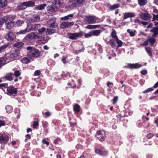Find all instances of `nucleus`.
Returning <instances> with one entry per match:
<instances>
[{"mask_svg": "<svg viewBox=\"0 0 158 158\" xmlns=\"http://www.w3.org/2000/svg\"><path fill=\"white\" fill-rule=\"evenodd\" d=\"M40 20V16L38 15H33L29 18V20L33 23L38 22Z\"/></svg>", "mask_w": 158, "mask_h": 158, "instance_id": "2eb2a0df", "label": "nucleus"}, {"mask_svg": "<svg viewBox=\"0 0 158 158\" xmlns=\"http://www.w3.org/2000/svg\"><path fill=\"white\" fill-rule=\"evenodd\" d=\"M27 37L29 39H36L39 38V36L36 33L31 32L27 35Z\"/></svg>", "mask_w": 158, "mask_h": 158, "instance_id": "dca6fc26", "label": "nucleus"}, {"mask_svg": "<svg viewBox=\"0 0 158 158\" xmlns=\"http://www.w3.org/2000/svg\"><path fill=\"white\" fill-rule=\"evenodd\" d=\"M93 36H98L101 33V31L100 30H95L91 31Z\"/></svg>", "mask_w": 158, "mask_h": 158, "instance_id": "2f4dec72", "label": "nucleus"}, {"mask_svg": "<svg viewBox=\"0 0 158 158\" xmlns=\"http://www.w3.org/2000/svg\"><path fill=\"white\" fill-rule=\"evenodd\" d=\"M31 31V30H29V26L28 25V24H27V26L26 28L24 30H21L19 32H17V34H25V33L28 32L29 31Z\"/></svg>", "mask_w": 158, "mask_h": 158, "instance_id": "bb28decb", "label": "nucleus"}, {"mask_svg": "<svg viewBox=\"0 0 158 158\" xmlns=\"http://www.w3.org/2000/svg\"><path fill=\"white\" fill-rule=\"evenodd\" d=\"M117 43L118 44V45L117 46V47H121L122 46L123 43L118 38L117 39L115 40Z\"/></svg>", "mask_w": 158, "mask_h": 158, "instance_id": "a18cd8bd", "label": "nucleus"}, {"mask_svg": "<svg viewBox=\"0 0 158 158\" xmlns=\"http://www.w3.org/2000/svg\"><path fill=\"white\" fill-rule=\"evenodd\" d=\"M67 56H63L62 57V62L64 63H66L67 62L66 58Z\"/></svg>", "mask_w": 158, "mask_h": 158, "instance_id": "5fc2aeb1", "label": "nucleus"}, {"mask_svg": "<svg viewBox=\"0 0 158 158\" xmlns=\"http://www.w3.org/2000/svg\"><path fill=\"white\" fill-rule=\"evenodd\" d=\"M108 43L113 48L115 49L117 48L116 44L114 40L110 39Z\"/></svg>", "mask_w": 158, "mask_h": 158, "instance_id": "4be33fe9", "label": "nucleus"}, {"mask_svg": "<svg viewBox=\"0 0 158 158\" xmlns=\"http://www.w3.org/2000/svg\"><path fill=\"white\" fill-rule=\"evenodd\" d=\"M10 16H12L13 18L12 19H8L7 22L6 23V28L8 29H10L13 28L14 26H15V23H14L13 21L15 19V16L14 15H10Z\"/></svg>", "mask_w": 158, "mask_h": 158, "instance_id": "6e6552de", "label": "nucleus"}, {"mask_svg": "<svg viewBox=\"0 0 158 158\" xmlns=\"http://www.w3.org/2000/svg\"><path fill=\"white\" fill-rule=\"evenodd\" d=\"M21 74V73L20 71L18 70H16L14 72V75L16 77H19Z\"/></svg>", "mask_w": 158, "mask_h": 158, "instance_id": "09e8293b", "label": "nucleus"}, {"mask_svg": "<svg viewBox=\"0 0 158 158\" xmlns=\"http://www.w3.org/2000/svg\"><path fill=\"white\" fill-rule=\"evenodd\" d=\"M127 31L129 33L130 36L132 37L134 36L136 32V31L135 30H134L133 31H131L130 29H128Z\"/></svg>", "mask_w": 158, "mask_h": 158, "instance_id": "c03bdc74", "label": "nucleus"}, {"mask_svg": "<svg viewBox=\"0 0 158 158\" xmlns=\"http://www.w3.org/2000/svg\"><path fill=\"white\" fill-rule=\"evenodd\" d=\"M27 49L30 51L27 53V56L31 58H38L42 55L41 51L37 48H34L31 46L27 48Z\"/></svg>", "mask_w": 158, "mask_h": 158, "instance_id": "f257e3e1", "label": "nucleus"}, {"mask_svg": "<svg viewBox=\"0 0 158 158\" xmlns=\"http://www.w3.org/2000/svg\"><path fill=\"white\" fill-rule=\"evenodd\" d=\"M118 100V97L117 96H115L114 97L113 100V104H115L117 102Z\"/></svg>", "mask_w": 158, "mask_h": 158, "instance_id": "13d9d810", "label": "nucleus"}, {"mask_svg": "<svg viewBox=\"0 0 158 158\" xmlns=\"http://www.w3.org/2000/svg\"><path fill=\"white\" fill-rule=\"evenodd\" d=\"M96 137L101 141H103L106 137L104 133H102L100 130L98 131L96 134Z\"/></svg>", "mask_w": 158, "mask_h": 158, "instance_id": "f8f14e48", "label": "nucleus"}, {"mask_svg": "<svg viewBox=\"0 0 158 158\" xmlns=\"http://www.w3.org/2000/svg\"><path fill=\"white\" fill-rule=\"evenodd\" d=\"M48 13H51L54 11V8L53 6L49 7L48 9Z\"/></svg>", "mask_w": 158, "mask_h": 158, "instance_id": "603ef678", "label": "nucleus"}, {"mask_svg": "<svg viewBox=\"0 0 158 158\" xmlns=\"http://www.w3.org/2000/svg\"><path fill=\"white\" fill-rule=\"evenodd\" d=\"M101 26L100 25H89L86 27V28L89 29H95L99 28Z\"/></svg>", "mask_w": 158, "mask_h": 158, "instance_id": "72a5a7b5", "label": "nucleus"}, {"mask_svg": "<svg viewBox=\"0 0 158 158\" xmlns=\"http://www.w3.org/2000/svg\"><path fill=\"white\" fill-rule=\"evenodd\" d=\"M128 67L130 68L138 69L142 66V65L137 63L135 64H128Z\"/></svg>", "mask_w": 158, "mask_h": 158, "instance_id": "6ab92c4d", "label": "nucleus"}, {"mask_svg": "<svg viewBox=\"0 0 158 158\" xmlns=\"http://www.w3.org/2000/svg\"><path fill=\"white\" fill-rule=\"evenodd\" d=\"M5 109L6 110L7 113H10L12 112L13 110V109L11 106L7 105L5 107Z\"/></svg>", "mask_w": 158, "mask_h": 158, "instance_id": "c9c22d12", "label": "nucleus"}, {"mask_svg": "<svg viewBox=\"0 0 158 158\" xmlns=\"http://www.w3.org/2000/svg\"><path fill=\"white\" fill-rule=\"evenodd\" d=\"M150 31L154 33L152 35L153 37H156L158 35V27H152Z\"/></svg>", "mask_w": 158, "mask_h": 158, "instance_id": "f3484780", "label": "nucleus"}, {"mask_svg": "<svg viewBox=\"0 0 158 158\" xmlns=\"http://www.w3.org/2000/svg\"><path fill=\"white\" fill-rule=\"evenodd\" d=\"M13 17L10 15H7L3 18H0V25H2L4 23H6L8 19H12Z\"/></svg>", "mask_w": 158, "mask_h": 158, "instance_id": "4468645a", "label": "nucleus"}, {"mask_svg": "<svg viewBox=\"0 0 158 158\" xmlns=\"http://www.w3.org/2000/svg\"><path fill=\"white\" fill-rule=\"evenodd\" d=\"M147 52L148 53L150 56H152V49L149 47H146L145 48Z\"/></svg>", "mask_w": 158, "mask_h": 158, "instance_id": "37998d69", "label": "nucleus"}, {"mask_svg": "<svg viewBox=\"0 0 158 158\" xmlns=\"http://www.w3.org/2000/svg\"><path fill=\"white\" fill-rule=\"evenodd\" d=\"M135 14L132 12H127L124 14L123 19H125L128 18L133 17L135 16Z\"/></svg>", "mask_w": 158, "mask_h": 158, "instance_id": "aec40b11", "label": "nucleus"}, {"mask_svg": "<svg viewBox=\"0 0 158 158\" xmlns=\"http://www.w3.org/2000/svg\"><path fill=\"white\" fill-rule=\"evenodd\" d=\"M56 19L54 18H50L47 21V23L49 25V28H55L58 26L57 23H56Z\"/></svg>", "mask_w": 158, "mask_h": 158, "instance_id": "39448f33", "label": "nucleus"}, {"mask_svg": "<svg viewBox=\"0 0 158 158\" xmlns=\"http://www.w3.org/2000/svg\"><path fill=\"white\" fill-rule=\"evenodd\" d=\"M54 28H49L47 29L46 31V34L48 35H51L54 33L55 32V30Z\"/></svg>", "mask_w": 158, "mask_h": 158, "instance_id": "e433bc0d", "label": "nucleus"}, {"mask_svg": "<svg viewBox=\"0 0 158 158\" xmlns=\"http://www.w3.org/2000/svg\"><path fill=\"white\" fill-rule=\"evenodd\" d=\"M39 125V122L37 121H35L34 122L33 127L34 128H35Z\"/></svg>", "mask_w": 158, "mask_h": 158, "instance_id": "6e6d98bb", "label": "nucleus"}, {"mask_svg": "<svg viewBox=\"0 0 158 158\" xmlns=\"http://www.w3.org/2000/svg\"><path fill=\"white\" fill-rule=\"evenodd\" d=\"M108 152L107 151H102L101 155L106 156L107 155Z\"/></svg>", "mask_w": 158, "mask_h": 158, "instance_id": "338daca9", "label": "nucleus"}, {"mask_svg": "<svg viewBox=\"0 0 158 158\" xmlns=\"http://www.w3.org/2000/svg\"><path fill=\"white\" fill-rule=\"evenodd\" d=\"M73 16V15L72 14L69 15L65 16L62 17L61 18V20H67L71 19Z\"/></svg>", "mask_w": 158, "mask_h": 158, "instance_id": "473e14b6", "label": "nucleus"}, {"mask_svg": "<svg viewBox=\"0 0 158 158\" xmlns=\"http://www.w3.org/2000/svg\"><path fill=\"white\" fill-rule=\"evenodd\" d=\"M85 19V23L88 24L94 23L102 21H99L100 20L99 19L93 16H86Z\"/></svg>", "mask_w": 158, "mask_h": 158, "instance_id": "7ed1b4c3", "label": "nucleus"}, {"mask_svg": "<svg viewBox=\"0 0 158 158\" xmlns=\"http://www.w3.org/2000/svg\"><path fill=\"white\" fill-rule=\"evenodd\" d=\"M39 34L41 35L43 33L46 31V29L44 27H42L41 29H39L38 30Z\"/></svg>", "mask_w": 158, "mask_h": 158, "instance_id": "de8ad7c7", "label": "nucleus"}, {"mask_svg": "<svg viewBox=\"0 0 158 158\" xmlns=\"http://www.w3.org/2000/svg\"><path fill=\"white\" fill-rule=\"evenodd\" d=\"M153 90V88H150L146 90L143 92V93H146L152 91Z\"/></svg>", "mask_w": 158, "mask_h": 158, "instance_id": "8fccbe9b", "label": "nucleus"}, {"mask_svg": "<svg viewBox=\"0 0 158 158\" xmlns=\"http://www.w3.org/2000/svg\"><path fill=\"white\" fill-rule=\"evenodd\" d=\"M67 35L70 39L74 40L81 37L83 35V33L81 32L74 33H68Z\"/></svg>", "mask_w": 158, "mask_h": 158, "instance_id": "0eeeda50", "label": "nucleus"}, {"mask_svg": "<svg viewBox=\"0 0 158 158\" xmlns=\"http://www.w3.org/2000/svg\"><path fill=\"white\" fill-rule=\"evenodd\" d=\"M9 135L7 133H5L1 134L0 135V143H6L9 141Z\"/></svg>", "mask_w": 158, "mask_h": 158, "instance_id": "1a4fd4ad", "label": "nucleus"}, {"mask_svg": "<svg viewBox=\"0 0 158 158\" xmlns=\"http://www.w3.org/2000/svg\"><path fill=\"white\" fill-rule=\"evenodd\" d=\"M13 45L14 47L21 49L23 46L24 44L22 42H18L15 43Z\"/></svg>", "mask_w": 158, "mask_h": 158, "instance_id": "b1692460", "label": "nucleus"}, {"mask_svg": "<svg viewBox=\"0 0 158 158\" xmlns=\"http://www.w3.org/2000/svg\"><path fill=\"white\" fill-rule=\"evenodd\" d=\"M47 5L45 4H43L37 6L35 7V9L38 10H41L44 9Z\"/></svg>", "mask_w": 158, "mask_h": 158, "instance_id": "c85d7f7f", "label": "nucleus"}, {"mask_svg": "<svg viewBox=\"0 0 158 158\" xmlns=\"http://www.w3.org/2000/svg\"><path fill=\"white\" fill-rule=\"evenodd\" d=\"M14 75V74L12 73H8L5 76V79L7 80L11 81L13 79L12 76Z\"/></svg>", "mask_w": 158, "mask_h": 158, "instance_id": "5701e85b", "label": "nucleus"}, {"mask_svg": "<svg viewBox=\"0 0 158 158\" xmlns=\"http://www.w3.org/2000/svg\"><path fill=\"white\" fill-rule=\"evenodd\" d=\"M5 56L6 59L8 60V62L13 60L15 58L12 53H8Z\"/></svg>", "mask_w": 158, "mask_h": 158, "instance_id": "412c9836", "label": "nucleus"}, {"mask_svg": "<svg viewBox=\"0 0 158 158\" xmlns=\"http://www.w3.org/2000/svg\"><path fill=\"white\" fill-rule=\"evenodd\" d=\"M148 41L147 39L146 40L144 41L142 44H141V45L147 46L148 45Z\"/></svg>", "mask_w": 158, "mask_h": 158, "instance_id": "680f3d73", "label": "nucleus"}, {"mask_svg": "<svg viewBox=\"0 0 158 158\" xmlns=\"http://www.w3.org/2000/svg\"><path fill=\"white\" fill-rule=\"evenodd\" d=\"M15 37V35L12 32H9L7 34H5L4 38L7 41L11 42L13 41Z\"/></svg>", "mask_w": 158, "mask_h": 158, "instance_id": "9b49d317", "label": "nucleus"}, {"mask_svg": "<svg viewBox=\"0 0 158 158\" xmlns=\"http://www.w3.org/2000/svg\"><path fill=\"white\" fill-rule=\"evenodd\" d=\"M155 37H153L152 35V37H151L147 39L148 42L150 43L151 46H153L154 43L156 42V39L155 38Z\"/></svg>", "mask_w": 158, "mask_h": 158, "instance_id": "a878e982", "label": "nucleus"}, {"mask_svg": "<svg viewBox=\"0 0 158 158\" xmlns=\"http://www.w3.org/2000/svg\"><path fill=\"white\" fill-rule=\"evenodd\" d=\"M81 46H83L81 49L79 50H75L73 52L77 54L80 52H84L85 50V48L82 45H81Z\"/></svg>", "mask_w": 158, "mask_h": 158, "instance_id": "49530a36", "label": "nucleus"}, {"mask_svg": "<svg viewBox=\"0 0 158 158\" xmlns=\"http://www.w3.org/2000/svg\"><path fill=\"white\" fill-rule=\"evenodd\" d=\"M60 141V139L57 138L54 141V143L55 144H57Z\"/></svg>", "mask_w": 158, "mask_h": 158, "instance_id": "bf43d9fd", "label": "nucleus"}, {"mask_svg": "<svg viewBox=\"0 0 158 158\" xmlns=\"http://www.w3.org/2000/svg\"><path fill=\"white\" fill-rule=\"evenodd\" d=\"M6 93L9 95H15L17 93V90L16 88L13 85H10L9 87H6Z\"/></svg>", "mask_w": 158, "mask_h": 158, "instance_id": "20e7f679", "label": "nucleus"}, {"mask_svg": "<svg viewBox=\"0 0 158 158\" xmlns=\"http://www.w3.org/2000/svg\"><path fill=\"white\" fill-rule=\"evenodd\" d=\"M24 23L23 20H19L15 23V26H21Z\"/></svg>", "mask_w": 158, "mask_h": 158, "instance_id": "f704fd0d", "label": "nucleus"}, {"mask_svg": "<svg viewBox=\"0 0 158 158\" xmlns=\"http://www.w3.org/2000/svg\"><path fill=\"white\" fill-rule=\"evenodd\" d=\"M74 24L73 22H69L68 21L62 22L60 24V28L61 29L68 28Z\"/></svg>", "mask_w": 158, "mask_h": 158, "instance_id": "9d476101", "label": "nucleus"}, {"mask_svg": "<svg viewBox=\"0 0 158 158\" xmlns=\"http://www.w3.org/2000/svg\"><path fill=\"white\" fill-rule=\"evenodd\" d=\"M7 4V2L6 0H0V7L4 8L6 7Z\"/></svg>", "mask_w": 158, "mask_h": 158, "instance_id": "393cba45", "label": "nucleus"}, {"mask_svg": "<svg viewBox=\"0 0 158 158\" xmlns=\"http://www.w3.org/2000/svg\"><path fill=\"white\" fill-rule=\"evenodd\" d=\"M35 3L32 1L24 2L18 5L17 8L18 10H21L26 9L27 7H33L35 5Z\"/></svg>", "mask_w": 158, "mask_h": 158, "instance_id": "f03ea898", "label": "nucleus"}, {"mask_svg": "<svg viewBox=\"0 0 158 158\" xmlns=\"http://www.w3.org/2000/svg\"><path fill=\"white\" fill-rule=\"evenodd\" d=\"M80 106L77 104H75L73 107L74 111L77 113L80 111Z\"/></svg>", "mask_w": 158, "mask_h": 158, "instance_id": "7c9ffc66", "label": "nucleus"}, {"mask_svg": "<svg viewBox=\"0 0 158 158\" xmlns=\"http://www.w3.org/2000/svg\"><path fill=\"white\" fill-rule=\"evenodd\" d=\"M120 4L118 3L114 4L112 6H110L109 7V10H113L115 9L118 8L120 7Z\"/></svg>", "mask_w": 158, "mask_h": 158, "instance_id": "c756f323", "label": "nucleus"}, {"mask_svg": "<svg viewBox=\"0 0 158 158\" xmlns=\"http://www.w3.org/2000/svg\"><path fill=\"white\" fill-rule=\"evenodd\" d=\"M40 28V25L39 24H36L32 25L31 27L29 28V30H31V31H33L38 30Z\"/></svg>", "mask_w": 158, "mask_h": 158, "instance_id": "a211bd4d", "label": "nucleus"}, {"mask_svg": "<svg viewBox=\"0 0 158 158\" xmlns=\"http://www.w3.org/2000/svg\"><path fill=\"white\" fill-rule=\"evenodd\" d=\"M140 17L142 19L145 20H149L151 18L150 15L147 13H142L140 15Z\"/></svg>", "mask_w": 158, "mask_h": 158, "instance_id": "ddd939ff", "label": "nucleus"}, {"mask_svg": "<svg viewBox=\"0 0 158 158\" xmlns=\"http://www.w3.org/2000/svg\"><path fill=\"white\" fill-rule=\"evenodd\" d=\"M31 58L27 57H25L21 59V61L24 64H27L30 62V60Z\"/></svg>", "mask_w": 158, "mask_h": 158, "instance_id": "cd10ccee", "label": "nucleus"}, {"mask_svg": "<svg viewBox=\"0 0 158 158\" xmlns=\"http://www.w3.org/2000/svg\"><path fill=\"white\" fill-rule=\"evenodd\" d=\"M140 73L143 75H145L147 73V71L146 70H143L141 71Z\"/></svg>", "mask_w": 158, "mask_h": 158, "instance_id": "0e129e2a", "label": "nucleus"}, {"mask_svg": "<svg viewBox=\"0 0 158 158\" xmlns=\"http://www.w3.org/2000/svg\"><path fill=\"white\" fill-rule=\"evenodd\" d=\"M41 72L39 70H37L35 71L34 73V75L35 76H39Z\"/></svg>", "mask_w": 158, "mask_h": 158, "instance_id": "864d4df0", "label": "nucleus"}, {"mask_svg": "<svg viewBox=\"0 0 158 158\" xmlns=\"http://www.w3.org/2000/svg\"><path fill=\"white\" fill-rule=\"evenodd\" d=\"M5 125V123L4 121L2 120L0 121V127L2 126H4Z\"/></svg>", "mask_w": 158, "mask_h": 158, "instance_id": "774afa93", "label": "nucleus"}, {"mask_svg": "<svg viewBox=\"0 0 158 158\" xmlns=\"http://www.w3.org/2000/svg\"><path fill=\"white\" fill-rule=\"evenodd\" d=\"M153 135L154 134L153 133H149L147 135V137L148 139H149L151 138L153 136Z\"/></svg>", "mask_w": 158, "mask_h": 158, "instance_id": "e2e57ef3", "label": "nucleus"}, {"mask_svg": "<svg viewBox=\"0 0 158 158\" xmlns=\"http://www.w3.org/2000/svg\"><path fill=\"white\" fill-rule=\"evenodd\" d=\"M9 44V43H8L7 44H4L0 47V52L4 51V50L8 46Z\"/></svg>", "mask_w": 158, "mask_h": 158, "instance_id": "ea45409f", "label": "nucleus"}, {"mask_svg": "<svg viewBox=\"0 0 158 158\" xmlns=\"http://www.w3.org/2000/svg\"><path fill=\"white\" fill-rule=\"evenodd\" d=\"M15 58L18 57L19 55L20 51L17 50H15V51L12 52Z\"/></svg>", "mask_w": 158, "mask_h": 158, "instance_id": "79ce46f5", "label": "nucleus"}, {"mask_svg": "<svg viewBox=\"0 0 158 158\" xmlns=\"http://www.w3.org/2000/svg\"><path fill=\"white\" fill-rule=\"evenodd\" d=\"M85 0H69V6L70 8H73L76 5H79L82 4Z\"/></svg>", "mask_w": 158, "mask_h": 158, "instance_id": "423d86ee", "label": "nucleus"}, {"mask_svg": "<svg viewBox=\"0 0 158 158\" xmlns=\"http://www.w3.org/2000/svg\"><path fill=\"white\" fill-rule=\"evenodd\" d=\"M111 35L112 37L113 38L114 40H116L118 38V36L116 35V32L114 30H113L111 34Z\"/></svg>", "mask_w": 158, "mask_h": 158, "instance_id": "58836bf2", "label": "nucleus"}, {"mask_svg": "<svg viewBox=\"0 0 158 158\" xmlns=\"http://www.w3.org/2000/svg\"><path fill=\"white\" fill-rule=\"evenodd\" d=\"M95 152L99 154V155H101L102 151L99 149H97L95 150Z\"/></svg>", "mask_w": 158, "mask_h": 158, "instance_id": "052dcab7", "label": "nucleus"}, {"mask_svg": "<svg viewBox=\"0 0 158 158\" xmlns=\"http://www.w3.org/2000/svg\"><path fill=\"white\" fill-rule=\"evenodd\" d=\"M155 20H156L158 21V14L157 15H155L154 14H153V17L152 21H153Z\"/></svg>", "mask_w": 158, "mask_h": 158, "instance_id": "4d7b16f0", "label": "nucleus"}, {"mask_svg": "<svg viewBox=\"0 0 158 158\" xmlns=\"http://www.w3.org/2000/svg\"><path fill=\"white\" fill-rule=\"evenodd\" d=\"M42 142L43 143L46 144L47 146H48L49 145V142L46 141L45 139H43L42 140Z\"/></svg>", "mask_w": 158, "mask_h": 158, "instance_id": "69168bd1", "label": "nucleus"}, {"mask_svg": "<svg viewBox=\"0 0 158 158\" xmlns=\"http://www.w3.org/2000/svg\"><path fill=\"white\" fill-rule=\"evenodd\" d=\"M135 23H138L139 25H140L141 24H142L144 25H146L148 24V22H140L139 20L138 19H136L135 21Z\"/></svg>", "mask_w": 158, "mask_h": 158, "instance_id": "4c0bfd02", "label": "nucleus"}, {"mask_svg": "<svg viewBox=\"0 0 158 158\" xmlns=\"http://www.w3.org/2000/svg\"><path fill=\"white\" fill-rule=\"evenodd\" d=\"M93 36L92 31H90L87 34L85 35V36L86 38H89Z\"/></svg>", "mask_w": 158, "mask_h": 158, "instance_id": "3c124183", "label": "nucleus"}, {"mask_svg": "<svg viewBox=\"0 0 158 158\" xmlns=\"http://www.w3.org/2000/svg\"><path fill=\"white\" fill-rule=\"evenodd\" d=\"M139 4L140 6H143L145 5L147 1V0H138Z\"/></svg>", "mask_w": 158, "mask_h": 158, "instance_id": "a19ab883", "label": "nucleus"}]
</instances>
